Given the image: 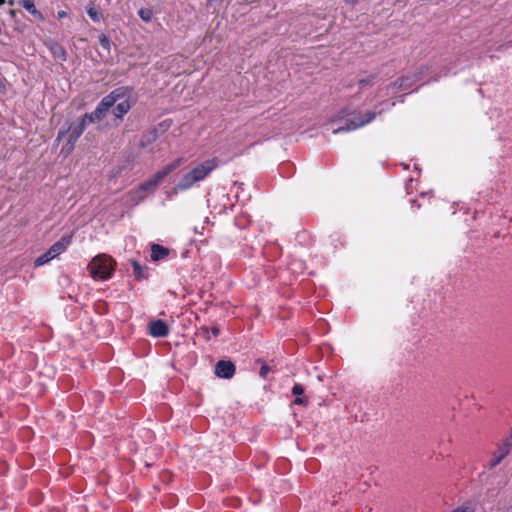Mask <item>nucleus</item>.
Masks as SVG:
<instances>
[{
    "instance_id": "nucleus-20",
    "label": "nucleus",
    "mask_w": 512,
    "mask_h": 512,
    "mask_svg": "<svg viewBox=\"0 0 512 512\" xmlns=\"http://www.w3.org/2000/svg\"><path fill=\"white\" fill-rule=\"evenodd\" d=\"M168 175V172L166 171L165 168L159 170L154 176L153 178H151L153 181H155L156 185H158V183L163 179L165 178L166 176Z\"/></svg>"
},
{
    "instance_id": "nucleus-8",
    "label": "nucleus",
    "mask_w": 512,
    "mask_h": 512,
    "mask_svg": "<svg viewBox=\"0 0 512 512\" xmlns=\"http://www.w3.org/2000/svg\"><path fill=\"white\" fill-rule=\"evenodd\" d=\"M235 365L229 360H220L215 365V374L219 378L230 379L235 374Z\"/></svg>"
},
{
    "instance_id": "nucleus-11",
    "label": "nucleus",
    "mask_w": 512,
    "mask_h": 512,
    "mask_svg": "<svg viewBox=\"0 0 512 512\" xmlns=\"http://www.w3.org/2000/svg\"><path fill=\"white\" fill-rule=\"evenodd\" d=\"M511 448V442L506 441L503 445H501L497 451L494 453L493 458L488 463L490 468L496 467L500 462L509 454Z\"/></svg>"
},
{
    "instance_id": "nucleus-19",
    "label": "nucleus",
    "mask_w": 512,
    "mask_h": 512,
    "mask_svg": "<svg viewBox=\"0 0 512 512\" xmlns=\"http://www.w3.org/2000/svg\"><path fill=\"white\" fill-rule=\"evenodd\" d=\"M452 512H475V508L473 504L467 502L461 505L460 507L454 509Z\"/></svg>"
},
{
    "instance_id": "nucleus-15",
    "label": "nucleus",
    "mask_w": 512,
    "mask_h": 512,
    "mask_svg": "<svg viewBox=\"0 0 512 512\" xmlns=\"http://www.w3.org/2000/svg\"><path fill=\"white\" fill-rule=\"evenodd\" d=\"M87 14L94 22H100L103 18L102 14L94 6H89L87 8Z\"/></svg>"
},
{
    "instance_id": "nucleus-22",
    "label": "nucleus",
    "mask_w": 512,
    "mask_h": 512,
    "mask_svg": "<svg viewBox=\"0 0 512 512\" xmlns=\"http://www.w3.org/2000/svg\"><path fill=\"white\" fill-rule=\"evenodd\" d=\"M53 55L61 60H66V52L62 48H58V50L51 51Z\"/></svg>"
},
{
    "instance_id": "nucleus-17",
    "label": "nucleus",
    "mask_w": 512,
    "mask_h": 512,
    "mask_svg": "<svg viewBox=\"0 0 512 512\" xmlns=\"http://www.w3.org/2000/svg\"><path fill=\"white\" fill-rule=\"evenodd\" d=\"M156 186L157 185H156L155 181H153L152 179H149L148 181L142 183L138 187L140 188V191H143L148 195V193L150 191H152Z\"/></svg>"
},
{
    "instance_id": "nucleus-33",
    "label": "nucleus",
    "mask_w": 512,
    "mask_h": 512,
    "mask_svg": "<svg viewBox=\"0 0 512 512\" xmlns=\"http://www.w3.org/2000/svg\"><path fill=\"white\" fill-rule=\"evenodd\" d=\"M404 81H405V79H401V82L399 83V85H398V86H399V87H402V86L404 85Z\"/></svg>"
},
{
    "instance_id": "nucleus-12",
    "label": "nucleus",
    "mask_w": 512,
    "mask_h": 512,
    "mask_svg": "<svg viewBox=\"0 0 512 512\" xmlns=\"http://www.w3.org/2000/svg\"><path fill=\"white\" fill-rule=\"evenodd\" d=\"M21 6L28 11L35 19L42 21L44 19L43 14L36 8L33 0H21Z\"/></svg>"
},
{
    "instance_id": "nucleus-23",
    "label": "nucleus",
    "mask_w": 512,
    "mask_h": 512,
    "mask_svg": "<svg viewBox=\"0 0 512 512\" xmlns=\"http://www.w3.org/2000/svg\"><path fill=\"white\" fill-rule=\"evenodd\" d=\"M292 393L294 395H302L304 393V388L301 384H295L292 388Z\"/></svg>"
},
{
    "instance_id": "nucleus-18",
    "label": "nucleus",
    "mask_w": 512,
    "mask_h": 512,
    "mask_svg": "<svg viewBox=\"0 0 512 512\" xmlns=\"http://www.w3.org/2000/svg\"><path fill=\"white\" fill-rule=\"evenodd\" d=\"M99 43L104 50L110 53L111 41L105 34L99 36Z\"/></svg>"
},
{
    "instance_id": "nucleus-4",
    "label": "nucleus",
    "mask_w": 512,
    "mask_h": 512,
    "mask_svg": "<svg viewBox=\"0 0 512 512\" xmlns=\"http://www.w3.org/2000/svg\"><path fill=\"white\" fill-rule=\"evenodd\" d=\"M71 241V235L63 236L60 240L55 242L45 253L35 259V267L43 266L57 258L60 254L67 250L68 246L71 244Z\"/></svg>"
},
{
    "instance_id": "nucleus-5",
    "label": "nucleus",
    "mask_w": 512,
    "mask_h": 512,
    "mask_svg": "<svg viewBox=\"0 0 512 512\" xmlns=\"http://www.w3.org/2000/svg\"><path fill=\"white\" fill-rule=\"evenodd\" d=\"M219 165V160L214 157L206 159L190 168L191 173L199 182L204 181Z\"/></svg>"
},
{
    "instance_id": "nucleus-26",
    "label": "nucleus",
    "mask_w": 512,
    "mask_h": 512,
    "mask_svg": "<svg viewBox=\"0 0 512 512\" xmlns=\"http://www.w3.org/2000/svg\"><path fill=\"white\" fill-rule=\"evenodd\" d=\"M294 403L297 404V405H304V404H307V399L303 398V397H297L294 400Z\"/></svg>"
},
{
    "instance_id": "nucleus-16",
    "label": "nucleus",
    "mask_w": 512,
    "mask_h": 512,
    "mask_svg": "<svg viewBox=\"0 0 512 512\" xmlns=\"http://www.w3.org/2000/svg\"><path fill=\"white\" fill-rule=\"evenodd\" d=\"M138 15L144 22L149 23L152 20L153 13L149 8H141L138 11Z\"/></svg>"
},
{
    "instance_id": "nucleus-35",
    "label": "nucleus",
    "mask_w": 512,
    "mask_h": 512,
    "mask_svg": "<svg viewBox=\"0 0 512 512\" xmlns=\"http://www.w3.org/2000/svg\"><path fill=\"white\" fill-rule=\"evenodd\" d=\"M3 2H4V0H0V4L3 3Z\"/></svg>"
},
{
    "instance_id": "nucleus-6",
    "label": "nucleus",
    "mask_w": 512,
    "mask_h": 512,
    "mask_svg": "<svg viewBox=\"0 0 512 512\" xmlns=\"http://www.w3.org/2000/svg\"><path fill=\"white\" fill-rule=\"evenodd\" d=\"M375 117H376V113L369 111L362 116L355 117L346 126H341V127L335 128L333 130V133L338 134L341 132L353 131L357 128L365 126L366 124H369L370 122H372L375 119Z\"/></svg>"
},
{
    "instance_id": "nucleus-2",
    "label": "nucleus",
    "mask_w": 512,
    "mask_h": 512,
    "mask_svg": "<svg viewBox=\"0 0 512 512\" xmlns=\"http://www.w3.org/2000/svg\"><path fill=\"white\" fill-rule=\"evenodd\" d=\"M87 122L81 117L79 123H71L67 130H60L58 132L56 141L59 142L62 138L66 137V144L62 146L60 153L64 156H68L74 149L75 143L78 138L83 134L86 128Z\"/></svg>"
},
{
    "instance_id": "nucleus-10",
    "label": "nucleus",
    "mask_w": 512,
    "mask_h": 512,
    "mask_svg": "<svg viewBox=\"0 0 512 512\" xmlns=\"http://www.w3.org/2000/svg\"><path fill=\"white\" fill-rule=\"evenodd\" d=\"M149 333L155 338H162L168 335L169 328L164 321L155 320L149 324Z\"/></svg>"
},
{
    "instance_id": "nucleus-13",
    "label": "nucleus",
    "mask_w": 512,
    "mask_h": 512,
    "mask_svg": "<svg viewBox=\"0 0 512 512\" xmlns=\"http://www.w3.org/2000/svg\"><path fill=\"white\" fill-rule=\"evenodd\" d=\"M169 253V250L159 244H153L151 247V259L158 261L164 259Z\"/></svg>"
},
{
    "instance_id": "nucleus-1",
    "label": "nucleus",
    "mask_w": 512,
    "mask_h": 512,
    "mask_svg": "<svg viewBox=\"0 0 512 512\" xmlns=\"http://www.w3.org/2000/svg\"><path fill=\"white\" fill-rule=\"evenodd\" d=\"M127 88L120 87L111 91L108 95L104 96L95 110L91 113H86L82 117L87 123H96L102 121L111 108L115 106L116 102L125 96Z\"/></svg>"
},
{
    "instance_id": "nucleus-29",
    "label": "nucleus",
    "mask_w": 512,
    "mask_h": 512,
    "mask_svg": "<svg viewBox=\"0 0 512 512\" xmlns=\"http://www.w3.org/2000/svg\"><path fill=\"white\" fill-rule=\"evenodd\" d=\"M267 373H268V368L266 366H262L261 370H260V375L264 377V376H266Z\"/></svg>"
},
{
    "instance_id": "nucleus-7",
    "label": "nucleus",
    "mask_w": 512,
    "mask_h": 512,
    "mask_svg": "<svg viewBox=\"0 0 512 512\" xmlns=\"http://www.w3.org/2000/svg\"><path fill=\"white\" fill-rule=\"evenodd\" d=\"M198 181L194 177V175L191 173L190 169L182 174V176L179 178L177 183L172 189V192L174 194L186 191L191 189L195 184H197Z\"/></svg>"
},
{
    "instance_id": "nucleus-31",
    "label": "nucleus",
    "mask_w": 512,
    "mask_h": 512,
    "mask_svg": "<svg viewBox=\"0 0 512 512\" xmlns=\"http://www.w3.org/2000/svg\"><path fill=\"white\" fill-rule=\"evenodd\" d=\"M164 168L166 169L168 174L171 173L174 170L170 163L167 164Z\"/></svg>"
},
{
    "instance_id": "nucleus-14",
    "label": "nucleus",
    "mask_w": 512,
    "mask_h": 512,
    "mask_svg": "<svg viewBox=\"0 0 512 512\" xmlns=\"http://www.w3.org/2000/svg\"><path fill=\"white\" fill-rule=\"evenodd\" d=\"M124 201L127 205L136 206L143 200H142V196H140V194L137 193V189H134V190L129 191L124 196Z\"/></svg>"
},
{
    "instance_id": "nucleus-3",
    "label": "nucleus",
    "mask_w": 512,
    "mask_h": 512,
    "mask_svg": "<svg viewBox=\"0 0 512 512\" xmlns=\"http://www.w3.org/2000/svg\"><path fill=\"white\" fill-rule=\"evenodd\" d=\"M88 269L93 279L107 280L113 272V260L105 254L97 255L89 263Z\"/></svg>"
},
{
    "instance_id": "nucleus-30",
    "label": "nucleus",
    "mask_w": 512,
    "mask_h": 512,
    "mask_svg": "<svg viewBox=\"0 0 512 512\" xmlns=\"http://www.w3.org/2000/svg\"><path fill=\"white\" fill-rule=\"evenodd\" d=\"M136 189H137V193H139L140 196H142V200H144L147 197V194L143 191H140L139 187H137Z\"/></svg>"
},
{
    "instance_id": "nucleus-34",
    "label": "nucleus",
    "mask_w": 512,
    "mask_h": 512,
    "mask_svg": "<svg viewBox=\"0 0 512 512\" xmlns=\"http://www.w3.org/2000/svg\"><path fill=\"white\" fill-rule=\"evenodd\" d=\"M66 15L65 12H59V17H64Z\"/></svg>"
},
{
    "instance_id": "nucleus-24",
    "label": "nucleus",
    "mask_w": 512,
    "mask_h": 512,
    "mask_svg": "<svg viewBox=\"0 0 512 512\" xmlns=\"http://www.w3.org/2000/svg\"><path fill=\"white\" fill-rule=\"evenodd\" d=\"M182 162H183L182 158H177L174 161H172L170 164L173 167V169L175 170L182 164Z\"/></svg>"
},
{
    "instance_id": "nucleus-21",
    "label": "nucleus",
    "mask_w": 512,
    "mask_h": 512,
    "mask_svg": "<svg viewBox=\"0 0 512 512\" xmlns=\"http://www.w3.org/2000/svg\"><path fill=\"white\" fill-rule=\"evenodd\" d=\"M375 79L374 76H369L367 78L360 79L358 84L360 88H365L368 85H371L373 83V80Z\"/></svg>"
},
{
    "instance_id": "nucleus-28",
    "label": "nucleus",
    "mask_w": 512,
    "mask_h": 512,
    "mask_svg": "<svg viewBox=\"0 0 512 512\" xmlns=\"http://www.w3.org/2000/svg\"><path fill=\"white\" fill-rule=\"evenodd\" d=\"M132 265H133V267H134V272H135L136 274H139V271H140V265H139L136 261H133V262H132Z\"/></svg>"
},
{
    "instance_id": "nucleus-32",
    "label": "nucleus",
    "mask_w": 512,
    "mask_h": 512,
    "mask_svg": "<svg viewBox=\"0 0 512 512\" xmlns=\"http://www.w3.org/2000/svg\"><path fill=\"white\" fill-rule=\"evenodd\" d=\"M6 89V86L4 84V82L0 79V92H4Z\"/></svg>"
},
{
    "instance_id": "nucleus-25",
    "label": "nucleus",
    "mask_w": 512,
    "mask_h": 512,
    "mask_svg": "<svg viewBox=\"0 0 512 512\" xmlns=\"http://www.w3.org/2000/svg\"><path fill=\"white\" fill-rule=\"evenodd\" d=\"M201 332L207 340H209L211 338L210 329L208 327H202Z\"/></svg>"
},
{
    "instance_id": "nucleus-9",
    "label": "nucleus",
    "mask_w": 512,
    "mask_h": 512,
    "mask_svg": "<svg viewBox=\"0 0 512 512\" xmlns=\"http://www.w3.org/2000/svg\"><path fill=\"white\" fill-rule=\"evenodd\" d=\"M128 91L125 96L121 98V100L117 101L115 106L111 108V112L116 121H122L123 117L129 112L131 109V103L128 99Z\"/></svg>"
},
{
    "instance_id": "nucleus-27",
    "label": "nucleus",
    "mask_w": 512,
    "mask_h": 512,
    "mask_svg": "<svg viewBox=\"0 0 512 512\" xmlns=\"http://www.w3.org/2000/svg\"><path fill=\"white\" fill-rule=\"evenodd\" d=\"M210 333L213 337H217L219 335V329L217 327H212Z\"/></svg>"
}]
</instances>
